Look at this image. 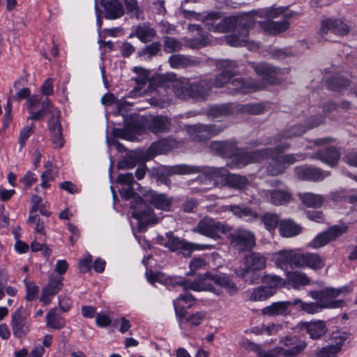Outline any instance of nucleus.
I'll use <instances>...</instances> for the list:
<instances>
[{
  "mask_svg": "<svg viewBox=\"0 0 357 357\" xmlns=\"http://www.w3.org/2000/svg\"><path fill=\"white\" fill-rule=\"evenodd\" d=\"M216 66L218 69L222 70V72L215 77L212 83L213 86L222 88L228 84V93L231 95L254 92L262 89L268 84H275L278 82L277 78L278 70L266 63H252V68L255 72L261 77L259 82H255L250 78L232 79L238 73V64L235 61L220 60L217 61Z\"/></svg>",
  "mask_w": 357,
  "mask_h": 357,
  "instance_id": "f257e3e1",
  "label": "nucleus"
},
{
  "mask_svg": "<svg viewBox=\"0 0 357 357\" xmlns=\"http://www.w3.org/2000/svg\"><path fill=\"white\" fill-rule=\"evenodd\" d=\"M195 291H209L216 295L222 294L221 289H225L230 295L238 291V288L231 278L224 273L213 274L207 272L195 280L192 286Z\"/></svg>",
  "mask_w": 357,
  "mask_h": 357,
  "instance_id": "f03ea898",
  "label": "nucleus"
},
{
  "mask_svg": "<svg viewBox=\"0 0 357 357\" xmlns=\"http://www.w3.org/2000/svg\"><path fill=\"white\" fill-rule=\"evenodd\" d=\"M278 143L275 149H267L270 151V153L268 154V158L272 159V162L267 167V172L271 176H277L282 173L289 165L296 162L301 161L307 157L305 153L280 155V153L289 149L290 144L288 142Z\"/></svg>",
  "mask_w": 357,
  "mask_h": 357,
  "instance_id": "7ed1b4c3",
  "label": "nucleus"
},
{
  "mask_svg": "<svg viewBox=\"0 0 357 357\" xmlns=\"http://www.w3.org/2000/svg\"><path fill=\"white\" fill-rule=\"evenodd\" d=\"M238 23L225 36L227 44L232 47L246 46L249 49L259 48V43L249 41V29L254 26L255 20L253 14H245L237 17Z\"/></svg>",
  "mask_w": 357,
  "mask_h": 357,
  "instance_id": "20e7f679",
  "label": "nucleus"
},
{
  "mask_svg": "<svg viewBox=\"0 0 357 357\" xmlns=\"http://www.w3.org/2000/svg\"><path fill=\"white\" fill-rule=\"evenodd\" d=\"M213 88L212 82L206 79L195 81L186 84L176 83L173 86L174 93L180 99L192 98L196 101L207 99Z\"/></svg>",
  "mask_w": 357,
  "mask_h": 357,
  "instance_id": "39448f33",
  "label": "nucleus"
},
{
  "mask_svg": "<svg viewBox=\"0 0 357 357\" xmlns=\"http://www.w3.org/2000/svg\"><path fill=\"white\" fill-rule=\"evenodd\" d=\"M349 286H344L340 288L325 287L320 291H312L310 296L314 300L319 301L322 309L340 308L345 305L342 299H337L342 294H346L351 291Z\"/></svg>",
  "mask_w": 357,
  "mask_h": 357,
  "instance_id": "423d86ee",
  "label": "nucleus"
},
{
  "mask_svg": "<svg viewBox=\"0 0 357 357\" xmlns=\"http://www.w3.org/2000/svg\"><path fill=\"white\" fill-rule=\"evenodd\" d=\"M169 172L174 174H191L204 172V170L198 166L182 164L171 167ZM204 174L210 181L215 184L222 183L225 185L229 172L224 168L208 167L204 170Z\"/></svg>",
  "mask_w": 357,
  "mask_h": 357,
  "instance_id": "0eeeda50",
  "label": "nucleus"
},
{
  "mask_svg": "<svg viewBox=\"0 0 357 357\" xmlns=\"http://www.w3.org/2000/svg\"><path fill=\"white\" fill-rule=\"evenodd\" d=\"M231 231L230 225L211 217H205L200 220L193 229V231L214 240L221 238L222 235Z\"/></svg>",
  "mask_w": 357,
  "mask_h": 357,
  "instance_id": "6e6552de",
  "label": "nucleus"
},
{
  "mask_svg": "<svg viewBox=\"0 0 357 357\" xmlns=\"http://www.w3.org/2000/svg\"><path fill=\"white\" fill-rule=\"evenodd\" d=\"M244 265V268L236 273L237 275L245 278L250 284H254L259 278L257 272L266 267V258L259 252H250L245 255Z\"/></svg>",
  "mask_w": 357,
  "mask_h": 357,
  "instance_id": "1a4fd4ad",
  "label": "nucleus"
},
{
  "mask_svg": "<svg viewBox=\"0 0 357 357\" xmlns=\"http://www.w3.org/2000/svg\"><path fill=\"white\" fill-rule=\"evenodd\" d=\"M167 238L161 244L171 251H178L185 257H189L194 250H211L213 246L209 244H197L188 242L175 236L172 232L166 234Z\"/></svg>",
  "mask_w": 357,
  "mask_h": 357,
  "instance_id": "9d476101",
  "label": "nucleus"
},
{
  "mask_svg": "<svg viewBox=\"0 0 357 357\" xmlns=\"http://www.w3.org/2000/svg\"><path fill=\"white\" fill-rule=\"evenodd\" d=\"M120 195L122 198L126 200H128L132 197H135V202L130 203V207L132 208L137 209L138 205L141 206L139 202V197H135V193L133 190L132 186H128L127 188H121L119 190ZM132 218L138 220L142 223L156 224L158 222L161 217H158L153 212V209L148 208L147 210L138 211L135 210L132 212Z\"/></svg>",
  "mask_w": 357,
  "mask_h": 357,
  "instance_id": "9b49d317",
  "label": "nucleus"
},
{
  "mask_svg": "<svg viewBox=\"0 0 357 357\" xmlns=\"http://www.w3.org/2000/svg\"><path fill=\"white\" fill-rule=\"evenodd\" d=\"M323 115L312 116L307 120V125L301 123L295 124L289 128L278 133L277 136L273 137L268 143L270 144H276L278 142H282L283 139H291L295 137L301 136L308 129L313 128L320 125L324 121Z\"/></svg>",
  "mask_w": 357,
  "mask_h": 357,
  "instance_id": "f8f14e48",
  "label": "nucleus"
},
{
  "mask_svg": "<svg viewBox=\"0 0 357 357\" xmlns=\"http://www.w3.org/2000/svg\"><path fill=\"white\" fill-rule=\"evenodd\" d=\"M349 227L344 222H340L329 227L327 230L318 234L308 243V247L313 249H318L325 246L331 241L336 240L337 238L347 233Z\"/></svg>",
  "mask_w": 357,
  "mask_h": 357,
  "instance_id": "ddd939ff",
  "label": "nucleus"
},
{
  "mask_svg": "<svg viewBox=\"0 0 357 357\" xmlns=\"http://www.w3.org/2000/svg\"><path fill=\"white\" fill-rule=\"evenodd\" d=\"M220 17L218 12H211L205 16L204 23L208 31L214 33L230 32L238 23V17L234 16L225 17L218 23H215Z\"/></svg>",
  "mask_w": 357,
  "mask_h": 357,
  "instance_id": "4468645a",
  "label": "nucleus"
},
{
  "mask_svg": "<svg viewBox=\"0 0 357 357\" xmlns=\"http://www.w3.org/2000/svg\"><path fill=\"white\" fill-rule=\"evenodd\" d=\"M231 245L239 252L251 250L256 245V238L252 231L238 228L229 234Z\"/></svg>",
  "mask_w": 357,
  "mask_h": 357,
  "instance_id": "2eb2a0df",
  "label": "nucleus"
},
{
  "mask_svg": "<svg viewBox=\"0 0 357 357\" xmlns=\"http://www.w3.org/2000/svg\"><path fill=\"white\" fill-rule=\"evenodd\" d=\"M225 127L220 125L196 124L186 126V130L194 141H204L215 136L224 130Z\"/></svg>",
  "mask_w": 357,
  "mask_h": 357,
  "instance_id": "dca6fc26",
  "label": "nucleus"
},
{
  "mask_svg": "<svg viewBox=\"0 0 357 357\" xmlns=\"http://www.w3.org/2000/svg\"><path fill=\"white\" fill-rule=\"evenodd\" d=\"M270 151L267 149L256 150L249 152H238L232 160L231 167L242 168L249 164L259 162L268 158Z\"/></svg>",
  "mask_w": 357,
  "mask_h": 357,
  "instance_id": "f3484780",
  "label": "nucleus"
},
{
  "mask_svg": "<svg viewBox=\"0 0 357 357\" xmlns=\"http://www.w3.org/2000/svg\"><path fill=\"white\" fill-rule=\"evenodd\" d=\"M138 199L140 205H142L143 203L149 204L163 211H171L174 201L172 197L167 196L166 194L158 193L153 190L146 192L143 197H139Z\"/></svg>",
  "mask_w": 357,
  "mask_h": 357,
  "instance_id": "a211bd4d",
  "label": "nucleus"
},
{
  "mask_svg": "<svg viewBox=\"0 0 357 357\" xmlns=\"http://www.w3.org/2000/svg\"><path fill=\"white\" fill-rule=\"evenodd\" d=\"M29 314L22 307H18L12 314L10 326L15 337L20 338L29 331L30 324L27 321Z\"/></svg>",
  "mask_w": 357,
  "mask_h": 357,
  "instance_id": "6ab92c4d",
  "label": "nucleus"
},
{
  "mask_svg": "<svg viewBox=\"0 0 357 357\" xmlns=\"http://www.w3.org/2000/svg\"><path fill=\"white\" fill-rule=\"evenodd\" d=\"M306 347V344L296 336H287L280 341L278 354L284 357H295Z\"/></svg>",
  "mask_w": 357,
  "mask_h": 357,
  "instance_id": "aec40b11",
  "label": "nucleus"
},
{
  "mask_svg": "<svg viewBox=\"0 0 357 357\" xmlns=\"http://www.w3.org/2000/svg\"><path fill=\"white\" fill-rule=\"evenodd\" d=\"M350 31L348 25L340 19L326 18L321 21L318 34L324 38L331 32L335 35L344 36Z\"/></svg>",
  "mask_w": 357,
  "mask_h": 357,
  "instance_id": "412c9836",
  "label": "nucleus"
},
{
  "mask_svg": "<svg viewBox=\"0 0 357 357\" xmlns=\"http://www.w3.org/2000/svg\"><path fill=\"white\" fill-rule=\"evenodd\" d=\"M63 278L61 275L50 276L48 282L42 289L40 301L43 303V305H50L53 297L63 288Z\"/></svg>",
  "mask_w": 357,
  "mask_h": 357,
  "instance_id": "4be33fe9",
  "label": "nucleus"
},
{
  "mask_svg": "<svg viewBox=\"0 0 357 357\" xmlns=\"http://www.w3.org/2000/svg\"><path fill=\"white\" fill-rule=\"evenodd\" d=\"M299 252L294 250H282L275 254V265L283 271L298 267Z\"/></svg>",
  "mask_w": 357,
  "mask_h": 357,
  "instance_id": "5701e85b",
  "label": "nucleus"
},
{
  "mask_svg": "<svg viewBox=\"0 0 357 357\" xmlns=\"http://www.w3.org/2000/svg\"><path fill=\"white\" fill-rule=\"evenodd\" d=\"M298 257V267H306L317 271L323 268L325 266V259L318 253L299 252Z\"/></svg>",
  "mask_w": 357,
  "mask_h": 357,
  "instance_id": "b1692460",
  "label": "nucleus"
},
{
  "mask_svg": "<svg viewBox=\"0 0 357 357\" xmlns=\"http://www.w3.org/2000/svg\"><path fill=\"white\" fill-rule=\"evenodd\" d=\"M311 158L317 159L330 167H334L337 164L340 153L335 146H328L318 149Z\"/></svg>",
  "mask_w": 357,
  "mask_h": 357,
  "instance_id": "393cba45",
  "label": "nucleus"
},
{
  "mask_svg": "<svg viewBox=\"0 0 357 357\" xmlns=\"http://www.w3.org/2000/svg\"><path fill=\"white\" fill-rule=\"evenodd\" d=\"M296 177L300 180L319 181L329 176V173L315 167H297L294 169Z\"/></svg>",
  "mask_w": 357,
  "mask_h": 357,
  "instance_id": "a878e982",
  "label": "nucleus"
},
{
  "mask_svg": "<svg viewBox=\"0 0 357 357\" xmlns=\"http://www.w3.org/2000/svg\"><path fill=\"white\" fill-rule=\"evenodd\" d=\"M195 301V298L194 296L192 294L188 293H185V294H181L177 297L176 300L174 301V307L176 319L181 328H183L185 324L183 317L185 316L186 312L185 306L181 305V302H183L185 304L188 305L187 307L190 308L194 305Z\"/></svg>",
  "mask_w": 357,
  "mask_h": 357,
  "instance_id": "bb28decb",
  "label": "nucleus"
},
{
  "mask_svg": "<svg viewBox=\"0 0 357 357\" xmlns=\"http://www.w3.org/2000/svg\"><path fill=\"white\" fill-rule=\"evenodd\" d=\"M188 29L191 32H197L199 37L185 40V46L190 49H200L209 43V34L202 31L198 24H190Z\"/></svg>",
  "mask_w": 357,
  "mask_h": 357,
  "instance_id": "cd10ccee",
  "label": "nucleus"
},
{
  "mask_svg": "<svg viewBox=\"0 0 357 357\" xmlns=\"http://www.w3.org/2000/svg\"><path fill=\"white\" fill-rule=\"evenodd\" d=\"M105 9V17L108 20H115L121 17L125 13V9L120 0H99Z\"/></svg>",
  "mask_w": 357,
  "mask_h": 357,
  "instance_id": "c85d7f7f",
  "label": "nucleus"
},
{
  "mask_svg": "<svg viewBox=\"0 0 357 357\" xmlns=\"http://www.w3.org/2000/svg\"><path fill=\"white\" fill-rule=\"evenodd\" d=\"M292 305L293 301L275 302L264 307L261 310V313L264 315L270 317L286 316L290 313L289 308Z\"/></svg>",
  "mask_w": 357,
  "mask_h": 357,
  "instance_id": "c756f323",
  "label": "nucleus"
},
{
  "mask_svg": "<svg viewBox=\"0 0 357 357\" xmlns=\"http://www.w3.org/2000/svg\"><path fill=\"white\" fill-rule=\"evenodd\" d=\"M211 149L218 155L224 158L234 159L238 152V149L234 142H214L211 144Z\"/></svg>",
  "mask_w": 357,
  "mask_h": 357,
  "instance_id": "7c9ffc66",
  "label": "nucleus"
},
{
  "mask_svg": "<svg viewBox=\"0 0 357 357\" xmlns=\"http://www.w3.org/2000/svg\"><path fill=\"white\" fill-rule=\"evenodd\" d=\"M260 27L267 33L271 35L279 34L287 31L290 26L289 20L282 19L279 22L266 20L259 22Z\"/></svg>",
  "mask_w": 357,
  "mask_h": 357,
  "instance_id": "2f4dec72",
  "label": "nucleus"
},
{
  "mask_svg": "<svg viewBox=\"0 0 357 357\" xmlns=\"http://www.w3.org/2000/svg\"><path fill=\"white\" fill-rule=\"evenodd\" d=\"M178 146V142L172 137L160 139L159 141L152 143L149 148V153L151 156L158 154L164 153L171 149Z\"/></svg>",
  "mask_w": 357,
  "mask_h": 357,
  "instance_id": "473e14b6",
  "label": "nucleus"
},
{
  "mask_svg": "<svg viewBox=\"0 0 357 357\" xmlns=\"http://www.w3.org/2000/svg\"><path fill=\"white\" fill-rule=\"evenodd\" d=\"M301 329L305 330L312 339H319L327 332L324 321L320 320L301 323Z\"/></svg>",
  "mask_w": 357,
  "mask_h": 357,
  "instance_id": "72a5a7b5",
  "label": "nucleus"
},
{
  "mask_svg": "<svg viewBox=\"0 0 357 357\" xmlns=\"http://www.w3.org/2000/svg\"><path fill=\"white\" fill-rule=\"evenodd\" d=\"M155 36V30L148 24L144 23L134 27L132 32L129 36V38L135 36L141 42L146 43L151 41Z\"/></svg>",
  "mask_w": 357,
  "mask_h": 357,
  "instance_id": "f704fd0d",
  "label": "nucleus"
},
{
  "mask_svg": "<svg viewBox=\"0 0 357 357\" xmlns=\"http://www.w3.org/2000/svg\"><path fill=\"white\" fill-rule=\"evenodd\" d=\"M265 195L268 201L275 206L284 205L291 199V192L284 189L268 190Z\"/></svg>",
  "mask_w": 357,
  "mask_h": 357,
  "instance_id": "c9c22d12",
  "label": "nucleus"
},
{
  "mask_svg": "<svg viewBox=\"0 0 357 357\" xmlns=\"http://www.w3.org/2000/svg\"><path fill=\"white\" fill-rule=\"evenodd\" d=\"M170 126L169 119L164 116H153L148 121L149 130L155 134L168 132L170 130Z\"/></svg>",
  "mask_w": 357,
  "mask_h": 357,
  "instance_id": "e433bc0d",
  "label": "nucleus"
},
{
  "mask_svg": "<svg viewBox=\"0 0 357 357\" xmlns=\"http://www.w3.org/2000/svg\"><path fill=\"white\" fill-rule=\"evenodd\" d=\"M169 63L173 68H181L198 66L200 61L195 57L183 54H173L169 56Z\"/></svg>",
  "mask_w": 357,
  "mask_h": 357,
  "instance_id": "4c0bfd02",
  "label": "nucleus"
},
{
  "mask_svg": "<svg viewBox=\"0 0 357 357\" xmlns=\"http://www.w3.org/2000/svg\"><path fill=\"white\" fill-rule=\"evenodd\" d=\"M224 208L225 211H229L236 217L247 222H252L257 218V212L249 207L230 205L226 206Z\"/></svg>",
  "mask_w": 357,
  "mask_h": 357,
  "instance_id": "58836bf2",
  "label": "nucleus"
},
{
  "mask_svg": "<svg viewBox=\"0 0 357 357\" xmlns=\"http://www.w3.org/2000/svg\"><path fill=\"white\" fill-rule=\"evenodd\" d=\"M298 196L304 205L312 208L320 207L326 200L322 195L312 192L299 193Z\"/></svg>",
  "mask_w": 357,
  "mask_h": 357,
  "instance_id": "ea45409f",
  "label": "nucleus"
},
{
  "mask_svg": "<svg viewBox=\"0 0 357 357\" xmlns=\"http://www.w3.org/2000/svg\"><path fill=\"white\" fill-rule=\"evenodd\" d=\"M41 99L38 96H32L26 100V107L30 114L28 119L38 121L43 119V112L41 111H36L40 105Z\"/></svg>",
  "mask_w": 357,
  "mask_h": 357,
  "instance_id": "a19ab883",
  "label": "nucleus"
},
{
  "mask_svg": "<svg viewBox=\"0 0 357 357\" xmlns=\"http://www.w3.org/2000/svg\"><path fill=\"white\" fill-rule=\"evenodd\" d=\"M46 325L52 329L59 330L65 326L66 319L57 313L56 308H53L46 314Z\"/></svg>",
  "mask_w": 357,
  "mask_h": 357,
  "instance_id": "79ce46f5",
  "label": "nucleus"
},
{
  "mask_svg": "<svg viewBox=\"0 0 357 357\" xmlns=\"http://www.w3.org/2000/svg\"><path fill=\"white\" fill-rule=\"evenodd\" d=\"M246 176L239 174H230L226 177L225 185L236 190H243L248 185Z\"/></svg>",
  "mask_w": 357,
  "mask_h": 357,
  "instance_id": "37998d69",
  "label": "nucleus"
},
{
  "mask_svg": "<svg viewBox=\"0 0 357 357\" xmlns=\"http://www.w3.org/2000/svg\"><path fill=\"white\" fill-rule=\"evenodd\" d=\"M234 107L233 104L227 103L217 105L211 107L208 111V114L211 118H218L226 116L233 114Z\"/></svg>",
  "mask_w": 357,
  "mask_h": 357,
  "instance_id": "c03bdc74",
  "label": "nucleus"
},
{
  "mask_svg": "<svg viewBox=\"0 0 357 357\" xmlns=\"http://www.w3.org/2000/svg\"><path fill=\"white\" fill-rule=\"evenodd\" d=\"M289 283L294 288L298 289L301 287L310 284V280L305 273L294 271L287 272V274Z\"/></svg>",
  "mask_w": 357,
  "mask_h": 357,
  "instance_id": "a18cd8bd",
  "label": "nucleus"
},
{
  "mask_svg": "<svg viewBox=\"0 0 357 357\" xmlns=\"http://www.w3.org/2000/svg\"><path fill=\"white\" fill-rule=\"evenodd\" d=\"M280 231L284 237H291L298 235L301 231V228L291 220H284L280 224Z\"/></svg>",
  "mask_w": 357,
  "mask_h": 357,
  "instance_id": "49530a36",
  "label": "nucleus"
},
{
  "mask_svg": "<svg viewBox=\"0 0 357 357\" xmlns=\"http://www.w3.org/2000/svg\"><path fill=\"white\" fill-rule=\"evenodd\" d=\"M195 283V280L193 281L186 280L179 277H168L165 279V284L171 289V287L180 286L184 290H192V284Z\"/></svg>",
  "mask_w": 357,
  "mask_h": 357,
  "instance_id": "de8ad7c7",
  "label": "nucleus"
},
{
  "mask_svg": "<svg viewBox=\"0 0 357 357\" xmlns=\"http://www.w3.org/2000/svg\"><path fill=\"white\" fill-rule=\"evenodd\" d=\"M286 11V8L284 7H279V8H266L265 9L257 10V11H252L249 13L248 14H253L255 23L256 22V17L257 16L259 17H266L267 18H275L280 16V15L284 13Z\"/></svg>",
  "mask_w": 357,
  "mask_h": 357,
  "instance_id": "09e8293b",
  "label": "nucleus"
},
{
  "mask_svg": "<svg viewBox=\"0 0 357 357\" xmlns=\"http://www.w3.org/2000/svg\"><path fill=\"white\" fill-rule=\"evenodd\" d=\"M300 305V308L301 310L310 314L318 313L323 310L319 301L306 303L302 301L299 298L293 300V305Z\"/></svg>",
  "mask_w": 357,
  "mask_h": 357,
  "instance_id": "8fccbe9b",
  "label": "nucleus"
},
{
  "mask_svg": "<svg viewBox=\"0 0 357 357\" xmlns=\"http://www.w3.org/2000/svg\"><path fill=\"white\" fill-rule=\"evenodd\" d=\"M275 290L265 287H259L254 289L250 294V298L252 301H264L273 296L275 294Z\"/></svg>",
  "mask_w": 357,
  "mask_h": 357,
  "instance_id": "3c124183",
  "label": "nucleus"
},
{
  "mask_svg": "<svg viewBox=\"0 0 357 357\" xmlns=\"http://www.w3.org/2000/svg\"><path fill=\"white\" fill-rule=\"evenodd\" d=\"M349 337V334L347 332L341 331H334L331 335V344L334 347H338L339 350L341 351L343 344Z\"/></svg>",
  "mask_w": 357,
  "mask_h": 357,
  "instance_id": "603ef678",
  "label": "nucleus"
},
{
  "mask_svg": "<svg viewBox=\"0 0 357 357\" xmlns=\"http://www.w3.org/2000/svg\"><path fill=\"white\" fill-rule=\"evenodd\" d=\"M182 47L181 41L176 38L167 36L164 38V50L167 53L178 52Z\"/></svg>",
  "mask_w": 357,
  "mask_h": 357,
  "instance_id": "864d4df0",
  "label": "nucleus"
},
{
  "mask_svg": "<svg viewBox=\"0 0 357 357\" xmlns=\"http://www.w3.org/2000/svg\"><path fill=\"white\" fill-rule=\"evenodd\" d=\"M263 282L266 285L267 288L275 291L277 288L282 287L285 284L283 278L275 275H265L263 278Z\"/></svg>",
  "mask_w": 357,
  "mask_h": 357,
  "instance_id": "5fc2aeb1",
  "label": "nucleus"
},
{
  "mask_svg": "<svg viewBox=\"0 0 357 357\" xmlns=\"http://www.w3.org/2000/svg\"><path fill=\"white\" fill-rule=\"evenodd\" d=\"M206 316V313L205 311L197 312L195 313L192 314L189 317H183V319L185 324L182 329L185 328V325L189 324L190 326L195 327L199 326L203 320L205 319Z\"/></svg>",
  "mask_w": 357,
  "mask_h": 357,
  "instance_id": "6e6d98bb",
  "label": "nucleus"
},
{
  "mask_svg": "<svg viewBox=\"0 0 357 357\" xmlns=\"http://www.w3.org/2000/svg\"><path fill=\"white\" fill-rule=\"evenodd\" d=\"M237 110L243 114L257 115L263 112L264 107L259 103L240 105L237 106Z\"/></svg>",
  "mask_w": 357,
  "mask_h": 357,
  "instance_id": "4d7b16f0",
  "label": "nucleus"
},
{
  "mask_svg": "<svg viewBox=\"0 0 357 357\" xmlns=\"http://www.w3.org/2000/svg\"><path fill=\"white\" fill-rule=\"evenodd\" d=\"M161 50V45L159 42H153L146 45L144 49L138 52L139 56L152 57L158 54Z\"/></svg>",
  "mask_w": 357,
  "mask_h": 357,
  "instance_id": "13d9d810",
  "label": "nucleus"
},
{
  "mask_svg": "<svg viewBox=\"0 0 357 357\" xmlns=\"http://www.w3.org/2000/svg\"><path fill=\"white\" fill-rule=\"evenodd\" d=\"M265 227L270 231L274 230L278 225L279 217L275 213H266L261 217Z\"/></svg>",
  "mask_w": 357,
  "mask_h": 357,
  "instance_id": "bf43d9fd",
  "label": "nucleus"
},
{
  "mask_svg": "<svg viewBox=\"0 0 357 357\" xmlns=\"http://www.w3.org/2000/svg\"><path fill=\"white\" fill-rule=\"evenodd\" d=\"M60 112L56 111L54 112L48 121V128L51 133L62 131V127L60 121Z\"/></svg>",
  "mask_w": 357,
  "mask_h": 357,
  "instance_id": "052dcab7",
  "label": "nucleus"
},
{
  "mask_svg": "<svg viewBox=\"0 0 357 357\" xmlns=\"http://www.w3.org/2000/svg\"><path fill=\"white\" fill-rule=\"evenodd\" d=\"M328 88L333 91H340L343 87L349 85V80L342 77H333L327 81Z\"/></svg>",
  "mask_w": 357,
  "mask_h": 357,
  "instance_id": "680f3d73",
  "label": "nucleus"
},
{
  "mask_svg": "<svg viewBox=\"0 0 357 357\" xmlns=\"http://www.w3.org/2000/svg\"><path fill=\"white\" fill-rule=\"evenodd\" d=\"M34 123H31L30 126H26L21 130L19 136L20 149H22L27 139L33 133Z\"/></svg>",
  "mask_w": 357,
  "mask_h": 357,
  "instance_id": "e2e57ef3",
  "label": "nucleus"
},
{
  "mask_svg": "<svg viewBox=\"0 0 357 357\" xmlns=\"http://www.w3.org/2000/svg\"><path fill=\"white\" fill-rule=\"evenodd\" d=\"M347 190L341 188L330 192V194L327 195L325 198L326 199H328L335 202H340L347 201Z\"/></svg>",
  "mask_w": 357,
  "mask_h": 357,
  "instance_id": "0e129e2a",
  "label": "nucleus"
},
{
  "mask_svg": "<svg viewBox=\"0 0 357 357\" xmlns=\"http://www.w3.org/2000/svg\"><path fill=\"white\" fill-rule=\"evenodd\" d=\"M340 351L339 347H334L331 344L322 347L317 353V357H337Z\"/></svg>",
  "mask_w": 357,
  "mask_h": 357,
  "instance_id": "69168bd1",
  "label": "nucleus"
},
{
  "mask_svg": "<svg viewBox=\"0 0 357 357\" xmlns=\"http://www.w3.org/2000/svg\"><path fill=\"white\" fill-rule=\"evenodd\" d=\"M207 263L202 257H193L190 262V274L195 273L199 269L205 268Z\"/></svg>",
  "mask_w": 357,
  "mask_h": 357,
  "instance_id": "338daca9",
  "label": "nucleus"
},
{
  "mask_svg": "<svg viewBox=\"0 0 357 357\" xmlns=\"http://www.w3.org/2000/svg\"><path fill=\"white\" fill-rule=\"evenodd\" d=\"M133 72L137 74L135 79L138 84L144 85L147 82L149 76L148 70L142 67H135Z\"/></svg>",
  "mask_w": 357,
  "mask_h": 357,
  "instance_id": "774afa93",
  "label": "nucleus"
}]
</instances>
